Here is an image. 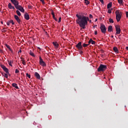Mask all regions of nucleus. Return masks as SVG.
<instances>
[{
	"instance_id": "20",
	"label": "nucleus",
	"mask_w": 128,
	"mask_h": 128,
	"mask_svg": "<svg viewBox=\"0 0 128 128\" xmlns=\"http://www.w3.org/2000/svg\"><path fill=\"white\" fill-rule=\"evenodd\" d=\"M52 44L55 48H58V44L57 43V42H53Z\"/></svg>"
},
{
	"instance_id": "29",
	"label": "nucleus",
	"mask_w": 128,
	"mask_h": 128,
	"mask_svg": "<svg viewBox=\"0 0 128 128\" xmlns=\"http://www.w3.org/2000/svg\"><path fill=\"white\" fill-rule=\"evenodd\" d=\"M88 46H90V44H83V47L84 48H86Z\"/></svg>"
},
{
	"instance_id": "25",
	"label": "nucleus",
	"mask_w": 128,
	"mask_h": 128,
	"mask_svg": "<svg viewBox=\"0 0 128 128\" xmlns=\"http://www.w3.org/2000/svg\"><path fill=\"white\" fill-rule=\"evenodd\" d=\"M109 22H110V24H114V20H112V18H110Z\"/></svg>"
},
{
	"instance_id": "27",
	"label": "nucleus",
	"mask_w": 128,
	"mask_h": 128,
	"mask_svg": "<svg viewBox=\"0 0 128 128\" xmlns=\"http://www.w3.org/2000/svg\"><path fill=\"white\" fill-rule=\"evenodd\" d=\"M118 0V4H122V2H124V0Z\"/></svg>"
},
{
	"instance_id": "22",
	"label": "nucleus",
	"mask_w": 128,
	"mask_h": 128,
	"mask_svg": "<svg viewBox=\"0 0 128 128\" xmlns=\"http://www.w3.org/2000/svg\"><path fill=\"white\" fill-rule=\"evenodd\" d=\"M16 14H18V16H22L20 12L18 10H17L16 11Z\"/></svg>"
},
{
	"instance_id": "50",
	"label": "nucleus",
	"mask_w": 128,
	"mask_h": 128,
	"mask_svg": "<svg viewBox=\"0 0 128 128\" xmlns=\"http://www.w3.org/2000/svg\"><path fill=\"white\" fill-rule=\"evenodd\" d=\"M14 6H13V8H12V9L14 10Z\"/></svg>"
},
{
	"instance_id": "23",
	"label": "nucleus",
	"mask_w": 128,
	"mask_h": 128,
	"mask_svg": "<svg viewBox=\"0 0 128 128\" xmlns=\"http://www.w3.org/2000/svg\"><path fill=\"white\" fill-rule=\"evenodd\" d=\"M84 3L86 6H88V4H90V1L88 0H84Z\"/></svg>"
},
{
	"instance_id": "42",
	"label": "nucleus",
	"mask_w": 128,
	"mask_h": 128,
	"mask_svg": "<svg viewBox=\"0 0 128 128\" xmlns=\"http://www.w3.org/2000/svg\"><path fill=\"white\" fill-rule=\"evenodd\" d=\"M28 8H32V6H28Z\"/></svg>"
},
{
	"instance_id": "38",
	"label": "nucleus",
	"mask_w": 128,
	"mask_h": 128,
	"mask_svg": "<svg viewBox=\"0 0 128 128\" xmlns=\"http://www.w3.org/2000/svg\"><path fill=\"white\" fill-rule=\"evenodd\" d=\"M108 14H110L111 12H112V10H108Z\"/></svg>"
},
{
	"instance_id": "7",
	"label": "nucleus",
	"mask_w": 128,
	"mask_h": 128,
	"mask_svg": "<svg viewBox=\"0 0 128 128\" xmlns=\"http://www.w3.org/2000/svg\"><path fill=\"white\" fill-rule=\"evenodd\" d=\"M76 48L79 50H82V42H79L76 45Z\"/></svg>"
},
{
	"instance_id": "26",
	"label": "nucleus",
	"mask_w": 128,
	"mask_h": 128,
	"mask_svg": "<svg viewBox=\"0 0 128 128\" xmlns=\"http://www.w3.org/2000/svg\"><path fill=\"white\" fill-rule=\"evenodd\" d=\"M22 64H24V66H26V60H24V59H22Z\"/></svg>"
},
{
	"instance_id": "3",
	"label": "nucleus",
	"mask_w": 128,
	"mask_h": 128,
	"mask_svg": "<svg viewBox=\"0 0 128 128\" xmlns=\"http://www.w3.org/2000/svg\"><path fill=\"white\" fill-rule=\"evenodd\" d=\"M115 14H116V20L118 22L120 20V18H122V12H120L119 10H117L116 11Z\"/></svg>"
},
{
	"instance_id": "14",
	"label": "nucleus",
	"mask_w": 128,
	"mask_h": 128,
	"mask_svg": "<svg viewBox=\"0 0 128 128\" xmlns=\"http://www.w3.org/2000/svg\"><path fill=\"white\" fill-rule=\"evenodd\" d=\"M34 76L38 80H40V74H38V73L37 72H35Z\"/></svg>"
},
{
	"instance_id": "1",
	"label": "nucleus",
	"mask_w": 128,
	"mask_h": 128,
	"mask_svg": "<svg viewBox=\"0 0 128 128\" xmlns=\"http://www.w3.org/2000/svg\"><path fill=\"white\" fill-rule=\"evenodd\" d=\"M78 19L76 20V24H79L80 28H82L83 30L86 28V26L88 24V22L90 24L92 22V20H90V18L88 16H80V14H76Z\"/></svg>"
},
{
	"instance_id": "52",
	"label": "nucleus",
	"mask_w": 128,
	"mask_h": 128,
	"mask_svg": "<svg viewBox=\"0 0 128 128\" xmlns=\"http://www.w3.org/2000/svg\"><path fill=\"white\" fill-rule=\"evenodd\" d=\"M126 50H128V46L126 47Z\"/></svg>"
},
{
	"instance_id": "37",
	"label": "nucleus",
	"mask_w": 128,
	"mask_h": 128,
	"mask_svg": "<svg viewBox=\"0 0 128 128\" xmlns=\"http://www.w3.org/2000/svg\"><path fill=\"white\" fill-rule=\"evenodd\" d=\"M40 0V2H42V4H44V0Z\"/></svg>"
},
{
	"instance_id": "17",
	"label": "nucleus",
	"mask_w": 128,
	"mask_h": 128,
	"mask_svg": "<svg viewBox=\"0 0 128 128\" xmlns=\"http://www.w3.org/2000/svg\"><path fill=\"white\" fill-rule=\"evenodd\" d=\"M113 50H114V52H116V54H118V49L116 46L114 47Z\"/></svg>"
},
{
	"instance_id": "39",
	"label": "nucleus",
	"mask_w": 128,
	"mask_h": 128,
	"mask_svg": "<svg viewBox=\"0 0 128 128\" xmlns=\"http://www.w3.org/2000/svg\"><path fill=\"white\" fill-rule=\"evenodd\" d=\"M100 0V2H101V3H102V4H104V0Z\"/></svg>"
},
{
	"instance_id": "19",
	"label": "nucleus",
	"mask_w": 128,
	"mask_h": 128,
	"mask_svg": "<svg viewBox=\"0 0 128 128\" xmlns=\"http://www.w3.org/2000/svg\"><path fill=\"white\" fill-rule=\"evenodd\" d=\"M40 66H46V62H44V61L43 62H40Z\"/></svg>"
},
{
	"instance_id": "18",
	"label": "nucleus",
	"mask_w": 128,
	"mask_h": 128,
	"mask_svg": "<svg viewBox=\"0 0 128 128\" xmlns=\"http://www.w3.org/2000/svg\"><path fill=\"white\" fill-rule=\"evenodd\" d=\"M112 2H110L108 5H107V8L110 9V8H112Z\"/></svg>"
},
{
	"instance_id": "28",
	"label": "nucleus",
	"mask_w": 128,
	"mask_h": 128,
	"mask_svg": "<svg viewBox=\"0 0 128 128\" xmlns=\"http://www.w3.org/2000/svg\"><path fill=\"white\" fill-rule=\"evenodd\" d=\"M10 24H12V25L14 24V20H8Z\"/></svg>"
},
{
	"instance_id": "36",
	"label": "nucleus",
	"mask_w": 128,
	"mask_h": 128,
	"mask_svg": "<svg viewBox=\"0 0 128 128\" xmlns=\"http://www.w3.org/2000/svg\"><path fill=\"white\" fill-rule=\"evenodd\" d=\"M89 18H92V14H90Z\"/></svg>"
},
{
	"instance_id": "35",
	"label": "nucleus",
	"mask_w": 128,
	"mask_h": 128,
	"mask_svg": "<svg viewBox=\"0 0 128 128\" xmlns=\"http://www.w3.org/2000/svg\"><path fill=\"white\" fill-rule=\"evenodd\" d=\"M62 22V17L59 18V20L58 21V22Z\"/></svg>"
},
{
	"instance_id": "45",
	"label": "nucleus",
	"mask_w": 128,
	"mask_h": 128,
	"mask_svg": "<svg viewBox=\"0 0 128 128\" xmlns=\"http://www.w3.org/2000/svg\"><path fill=\"white\" fill-rule=\"evenodd\" d=\"M20 53L22 52V50H20L18 51V54H20Z\"/></svg>"
},
{
	"instance_id": "8",
	"label": "nucleus",
	"mask_w": 128,
	"mask_h": 128,
	"mask_svg": "<svg viewBox=\"0 0 128 128\" xmlns=\"http://www.w3.org/2000/svg\"><path fill=\"white\" fill-rule=\"evenodd\" d=\"M2 70L5 72L6 74H8V69L4 65L0 64V66Z\"/></svg>"
},
{
	"instance_id": "32",
	"label": "nucleus",
	"mask_w": 128,
	"mask_h": 128,
	"mask_svg": "<svg viewBox=\"0 0 128 128\" xmlns=\"http://www.w3.org/2000/svg\"><path fill=\"white\" fill-rule=\"evenodd\" d=\"M44 62V60H42V57H40V63L42 62Z\"/></svg>"
},
{
	"instance_id": "44",
	"label": "nucleus",
	"mask_w": 128,
	"mask_h": 128,
	"mask_svg": "<svg viewBox=\"0 0 128 128\" xmlns=\"http://www.w3.org/2000/svg\"><path fill=\"white\" fill-rule=\"evenodd\" d=\"M94 34H98V31L94 32Z\"/></svg>"
},
{
	"instance_id": "15",
	"label": "nucleus",
	"mask_w": 128,
	"mask_h": 128,
	"mask_svg": "<svg viewBox=\"0 0 128 128\" xmlns=\"http://www.w3.org/2000/svg\"><path fill=\"white\" fill-rule=\"evenodd\" d=\"M108 32H112V26H109L108 27Z\"/></svg>"
},
{
	"instance_id": "51",
	"label": "nucleus",
	"mask_w": 128,
	"mask_h": 128,
	"mask_svg": "<svg viewBox=\"0 0 128 128\" xmlns=\"http://www.w3.org/2000/svg\"><path fill=\"white\" fill-rule=\"evenodd\" d=\"M95 22H98V19L97 18L96 19Z\"/></svg>"
},
{
	"instance_id": "6",
	"label": "nucleus",
	"mask_w": 128,
	"mask_h": 128,
	"mask_svg": "<svg viewBox=\"0 0 128 128\" xmlns=\"http://www.w3.org/2000/svg\"><path fill=\"white\" fill-rule=\"evenodd\" d=\"M115 28L116 34H120V25H115Z\"/></svg>"
},
{
	"instance_id": "16",
	"label": "nucleus",
	"mask_w": 128,
	"mask_h": 128,
	"mask_svg": "<svg viewBox=\"0 0 128 128\" xmlns=\"http://www.w3.org/2000/svg\"><path fill=\"white\" fill-rule=\"evenodd\" d=\"M5 46L7 48H8V49L9 50H10V52H14V51H12V50L10 48V46H8V44H6Z\"/></svg>"
},
{
	"instance_id": "33",
	"label": "nucleus",
	"mask_w": 128,
	"mask_h": 128,
	"mask_svg": "<svg viewBox=\"0 0 128 128\" xmlns=\"http://www.w3.org/2000/svg\"><path fill=\"white\" fill-rule=\"evenodd\" d=\"M52 16L53 18H56V16H54V12H52Z\"/></svg>"
},
{
	"instance_id": "11",
	"label": "nucleus",
	"mask_w": 128,
	"mask_h": 128,
	"mask_svg": "<svg viewBox=\"0 0 128 128\" xmlns=\"http://www.w3.org/2000/svg\"><path fill=\"white\" fill-rule=\"evenodd\" d=\"M12 86H13V88H16V90H20L18 86V84L16 83H12Z\"/></svg>"
},
{
	"instance_id": "46",
	"label": "nucleus",
	"mask_w": 128,
	"mask_h": 128,
	"mask_svg": "<svg viewBox=\"0 0 128 128\" xmlns=\"http://www.w3.org/2000/svg\"><path fill=\"white\" fill-rule=\"evenodd\" d=\"M8 76H10V72H8V74L7 73Z\"/></svg>"
},
{
	"instance_id": "47",
	"label": "nucleus",
	"mask_w": 128,
	"mask_h": 128,
	"mask_svg": "<svg viewBox=\"0 0 128 128\" xmlns=\"http://www.w3.org/2000/svg\"><path fill=\"white\" fill-rule=\"evenodd\" d=\"M54 20H55L56 21V22H58V19L56 18V17H55V18H54Z\"/></svg>"
},
{
	"instance_id": "55",
	"label": "nucleus",
	"mask_w": 128,
	"mask_h": 128,
	"mask_svg": "<svg viewBox=\"0 0 128 128\" xmlns=\"http://www.w3.org/2000/svg\"><path fill=\"white\" fill-rule=\"evenodd\" d=\"M1 24H4V22H1Z\"/></svg>"
},
{
	"instance_id": "43",
	"label": "nucleus",
	"mask_w": 128,
	"mask_h": 128,
	"mask_svg": "<svg viewBox=\"0 0 128 128\" xmlns=\"http://www.w3.org/2000/svg\"><path fill=\"white\" fill-rule=\"evenodd\" d=\"M10 22H9V21H8L7 22H6V24H7V26H10Z\"/></svg>"
},
{
	"instance_id": "21",
	"label": "nucleus",
	"mask_w": 128,
	"mask_h": 128,
	"mask_svg": "<svg viewBox=\"0 0 128 128\" xmlns=\"http://www.w3.org/2000/svg\"><path fill=\"white\" fill-rule=\"evenodd\" d=\"M8 8L10 10H12V8H14V6H12V3H9L8 4Z\"/></svg>"
},
{
	"instance_id": "54",
	"label": "nucleus",
	"mask_w": 128,
	"mask_h": 128,
	"mask_svg": "<svg viewBox=\"0 0 128 128\" xmlns=\"http://www.w3.org/2000/svg\"><path fill=\"white\" fill-rule=\"evenodd\" d=\"M111 38H114L113 35H112Z\"/></svg>"
},
{
	"instance_id": "30",
	"label": "nucleus",
	"mask_w": 128,
	"mask_h": 128,
	"mask_svg": "<svg viewBox=\"0 0 128 128\" xmlns=\"http://www.w3.org/2000/svg\"><path fill=\"white\" fill-rule=\"evenodd\" d=\"M8 62L9 66H12V60L8 61Z\"/></svg>"
},
{
	"instance_id": "9",
	"label": "nucleus",
	"mask_w": 128,
	"mask_h": 128,
	"mask_svg": "<svg viewBox=\"0 0 128 128\" xmlns=\"http://www.w3.org/2000/svg\"><path fill=\"white\" fill-rule=\"evenodd\" d=\"M14 18L15 20H16V22H18V24H20V18L17 15H14Z\"/></svg>"
},
{
	"instance_id": "24",
	"label": "nucleus",
	"mask_w": 128,
	"mask_h": 128,
	"mask_svg": "<svg viewBox=\"0 0 128 128\" xmlns=\"http://www.w3.org/2000/svg\"><path fill=\"white\" fill-rule=\"evenodd\" d=\"M30 54L32 56H34H34H36V55H34V52H32V51H30Z\"/></svg>"
},
{
	"instance_id": "48",
	"label": "nucleus",
	"mask_w": 128,
	"mask_h": 128,
	"mask_svg": "<svg viewBox=\"0 0 128 128\" xmlns=\"http://www.w3.org/2000/svg\"><path fill=\"white\" fill-rule=\"evenodd\" d=\"M0 52L2 53V50L0 49Z\"/></svg>"
},
{
	"instance_id": "49",
	"label": "nucleus",
	"mask_w": 128,
	"mask_h": 128,
	"mask_svg": "<svg viewBox=\"0 0 128 128\" xmlns=\"http://www.w3.org/2000/svg\"><path fill=\"white\" fill-rule=\"evenodd\" d=\"M2 32H6V30H4L3 29Z\"/></svg>"
},
{
	"instance_id": "12",
	"label": "nucleus",
	"mask_w": 128,
	"mask_h": 128,
	"mask_svg": "<svg viewBox=\"0 0 128 128\" xmlns=\"http://www.w3.org/2000/svg\"><path fill=\"white\" fill-rule=\"evenodd\" d=\"M2 76H4V78H8V75L7 73H4V72H1Z\"/></svg>"
},
{
	"instance_id": "5",
	"label": "nucleus",
	"mask_w": 128,
	"mask_h": 128,
	"mask_svg": "<svg viewBox=\"0 0 128 128\" xmlns=\"http://www.w3.org/2000/svg\"><path fill=\"white\" fill-rule=\"evenodd\" d=\"M100 29L101 30V32L102 34H106V26H104V24H101Z\"/></svg>"
},
{
	"instance_id": "2",
	"label": "nucleus",
	"mask_w": 128,
	"mask_h": 128,
	"mask_svg": "<svg viewBox=\"0 0 128 128\" xmlns=\"http://www.w3.org/2000/svg\"><path fill=\"white\" fill-rule=\"evenodd\" d=\"M11 2L14 4V7L16 10H20L21 12H24V8L22 6L19 5L20 2H18V0H10Z\"/></svg>"
},
{
	"instance_id": "10",
	"label": "nucleus",
	"mask_w": 128,
	"mask_h": 128,
	"mask_svg": "<svg viewBox=\"0 0 128 128\" xmlns=\"http://www.w3.org/2000/svg\"><path fill=\"white\" fill-rule=\"evenodd\" d=\"M24 18L25 20H30V15L28 13H25L24 15Z\"/></svg>"
},
{
	"instance_id": "13",
	"label": "nucleus",
	"mask_w": 128,
	"mask_h": 128,
	"mask_svg": "<svg viewBox=\"0 0 128 128\" xmlns=\"http://www.w3.org/2000/svg\"><path fill=\"white\" fill-rule=\"evenodd\" d=\"M88 44H96V42L92 40V39H90L88 41Z\"/></svg>"
},
{
	"instance_id": "41",
	"label": "nucleus",
	"mask_w": 128,
	"mask_h": 128,
	"mask_svg": "<svg viewBox=\"0 0 128 128\" xmlns=\"http://www.w3.org/2000/svg\"><path fill=\"white\" fill-rule=\"evenodd\" d=\"M84 54V52L81 50H80V54Z\"/></svg>"
},
{
	"instance_id": "53",
	"label": "nucleus",
	"mask_w": 128,
	"mask_h": 128,
	"mask_svg": "<svg viewBox=\"0 0 128 128\" xmlns=\"http://www.w3.org/2000/svg\"><path fill=\"white\" fill-rule=\"evenodd\" d=\"M96 26H97L96 25H94V28H96Z\"/></svg>"
},
{
	"instance_id": "34",
	"label": "nucleus",
	"mask_w": 128,
	"mask_h": 128,
	"mask_svg": "<svg viewBox=\"0 0 128 128\" xmlns=\"http://www.w3.org/2000/svg\"><path fill=\"white\" fill-rule=\"evenodd\" d=\"M18 72H20V70H18V69H16L15 70V74H18Z\"/></svg>"
},
{
	"instance_id": "31",
	"label": "nucleus",
	"mask_w": 128,
	"mask_h": 128,
	"mask_svg": "<svg viewBox=\"0 0 128 128\" xmlns=\"http://www.w3.org/2000/svg\"><path fill=\"white\" fill-rule=\"evenodd\" d=\"M26 76L28 78H30V74H28V73L26 74Z\"/></svg>"
},
{
	"instance_id": "56",
	"label": "nucleus",
	"mask_w": 128,
	"mask_h": 128,
	"mask_svg": "<svg viewBox=\"0 0 128 128\" xmlns=\"http://www.w3.org/2000/svg\"><path fill=\"white\" fill-rule=\"evenodd\" d=\"M20 58L22 59V58Z\"/></svg>"
},
{
	"instance_id": "4",
	"label": "nucleus",
	"mask_w": 128,
	"mask_h": 128,
	"mask_svg": "<svg viewBox=\"0 0 128 128\" xmlns=\"http://www.w3.org/2000/svg\"><path fill=\"white\" fill-rule=\"evenodd\" d=\"M106 70V66L100 64L98 69V72H104Z\"/></svg>"
},
{
	"instance_id": "40",
	"label": "nucleus",
	"mask_w": 128,
	"mask_h": 128,
	"mask_svg": "<svg viewBox=\"0 0 128 128\" xmlns=\"http://www.w3.org/2000/svg\"><path fill=\"white\" fill-rule=\"evenodd\" d=\"M126 18H128V12H126Z\"/></svg>"
}]
</instances>
